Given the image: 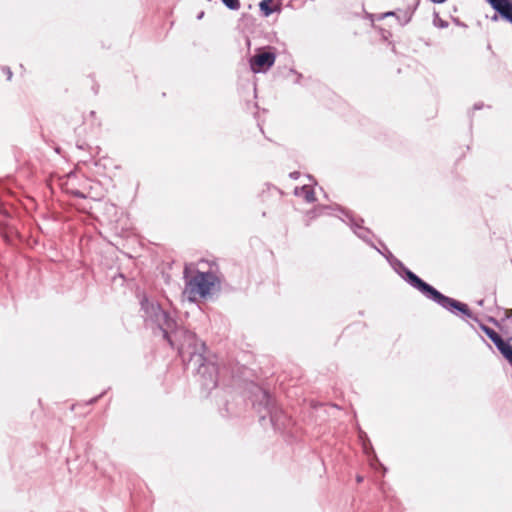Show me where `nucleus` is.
I'll return each instance as SVG.
<instances>
[{"label": "nucleus", "mask_w": 512, "mask_h": 512, "mask_svg": "<svg viewBox=\"0 0 512 512\" xmlns=\"http://www.w3.org/2000/svg\"><path fill=\"white\" fill-rule=\"evenodd\" d=\"M480 328L493 343L501 338V335L498 332L485 324L481 323Z\"/></svg>", "instance_id": "nucleus-11"}, {"label": "nucleus", "mask_w": 512, "mask_h": 512, "mask_svg": "<svg viewBox=\"0 0 512 512\" xmlns=\"http://www.w3.org/2000/svg\"><path fill=\"white\" fill-rule=\"evenodd\" d=\"M361 444H362L363 452L369 458L370 465L373 468H377V466H379L383 470V472H386V467H384L383 464L379 462V460L375 454V451L373 449L371 441L369 439H366V441L361 442Z\"/></svg>", "instance_id": "nucleus-8"}, {"label": "nucleus", "mask_w": 512, "mask_h": 512, "mask_svg": "<svg viewBox=\"0 0 512 512\" xmlns=\"http://www.w3.org/2000/svg\"><path fill=\"white\" fill-rule=\"evenodd\" d=\"M390 16H397V12L395 11H389L383 14V17H390Z\"/></svg>", "instance_id": "nucleus-18"}, {"label": "nucleus", "mask_w": 512, "mask_h": 512, "mask_svg": "<svg viewBox=\"0 0 512 512\" xmlns=\"http://www.w3.org/2000/svg\"><path fill=\"white\" fill-rule=\"evenodd\" d=\"M391 257V265L393 266L396 273L404 279L409 285L413 288L417 289L420 293H422L425 297L437 303L439 306L444 308L445 310L457 314L461 313L465 317L473 319L478 322V319L474 317L470 308L467 304L460 302L454 298L448 297L434 288L432 285L425 282L419 276H417L414 272L408 269L403 262L399 259L395 258L390 252H388Z\"/></svg>", "instance_id": "nucleus-2"}, {"label": "nucleus", "mask_w": 512, "mask_h": 512, "mask_svg": "<svg viewBox=\"0 0 512 512\" xmlns=\"http://www.w3.org/2000/svg\"><path fill=\"white\" fill-rule=\"evenodd\" d=\"M356 480H357L358 483H361L363 481V477L362 476H357Z\"/></svg>", "instance_id": "nucleus-25"}, {"label": "nucleus", "mask_w": 512, "mask_h": 512, "mask_svg": "<svg viewBox=\"0 0 512 512\" xmlns=\"http://www.w3.org/2000/svg\"><path fill=\"white\" fill-rule=\"evenodd\" d=\"M330 208H331L330 206H324V205L318 206L315 209L309 211L307 213V217H309V219L312 220V219L316 218L317 216L326 213V210H328Z\"/></svg>", "instance_id": "nucleus-12"}, {"label": "nucleus", "mask_w": 512, "mask_h": 512, "mask_svg": "<svg viewBox=\"0 0 512 512\" xmlns=\"http://www.w3.org/2000/svg\"><path fill=\"white\" fill-rule=\"evenodd\" d=\"M430 1L433 3H436V4H441V3H444L446 0H430Z\"/></svg>", "instance_id": "nucleus-23"}, {"label": "nucleus", "mask_w": 512, "mask_h": 512, "mask_svg": "<svg viewBox=\"0 0 512 512\" xmlns=\"http://www.w3.org/2000/svg\"><path fill=\"white\" fill-rule=\"evenodd\" d=\"M259 395L253 401V405L258 409L259 412L265 410V414L261 415V419H265L267 416L270 417V421L275 428H280L278 409L275 407L274 400L268 391L258 388Z\"/></svg>", "instance_id": "nucleus-4"}, {"label": "nucleus", "mask_w": 512, "mask_h": 512, "mask_svg": "<svg viewBox=\"0 0 512 512\" xmlns=\"http://www.w3.org/2000/svg\"><path fill=\"white\" fill-rule=\"evenodd\" d=\"M203 15H204V12H201V13L197 16V18H198V19H201V18L203 17Z\"/></svg>", "instance_id": "nucleus-26"}, {"label": "nucleus", "mask_w": 512, "mask_h": 512, "mask_svg": "<svg viewBox=\"0 0 512 512\" xmlns=\"http://www.w3.org/2000/svg\"><path fill=\"white\" fill-rule=\"evenodd\" d=\"M272 0H262L259 4L261 12L264 16H269L274 12V9L271 7Z\"/></svg>", "instance_id": "nucleus-13"}, {"label": "nucleus", "mask_w": 512, "mask_h": 512, "mask_svg": "<svg viewBox=\"0 0 512 512\" xmlns=\"http://www.w3.org/2000/svg\"><path fill=\"white\" fill-rule=\"evenodd\" d=\"M221 1L230 10H238L240 8L239 0H221Z\"/></svg>", "instance_id": "nucleus-14"}, {"label": "nucleus", "mask_w": 512, "mask_h": 512, "mask_svg": "<svg viewBox=\"0 0 512 512\" xmlns=\"http://www.w3.org/2000/svg\"><path fill=\"white\" fill-rule=\"evenodd\" d=\"M483 302H484V300H480V301L478 302V304L482 306V305H483Z\"/></svg>", "instance_id": "nucleus-28"}, {"label": "nucleus", "mask_w": 512, "mask_h": 512, "mask_svg": "<svg viewBox=\"0 0 512 512\" xmlns=\"http://www.w3.org/2000/svg\"><path fill=\"white\" fill-rule=\"evenodd\" d=\"M184 278L183 296L190 302H196L198 298L207 299L221 289L218 276L210 271H197L194 276L188 278L187 269H185Z\"/></svg>", "instance_id": "nucleus-3"}, {"label": "nucleus", "mask_w": 512, "mask_h": 512, "mask_svg": "<svg viewBox=\"0 0 512 512\" xmlns=\"http://www.w3.org/2000/svg\"><path fill=\"white\" fill-rule=\"evenodd\" d=\"M74 194H75V196H77L79 198H84L85 197L84 194L82 192H80V191H76Z\"/></svg>", "instance_id": "nucleus-22"}, {"label": "nucleus", "mask_w": 512, "mask_h": 512, "mask_svg": "<svg viewBox=\"0 0 512 512\" xmlns=\"http://www.w3.org/2000/svg\"><path fill=\"white\" fill-rule=\"evenodd\" d=\"M337 209L341 211L348 218V225L351 227L353 232L364 242L370 245L372 248L381 253L380 249H378L371 240L372 232L370 229L364 227L362 224L364 220L362 218H356L350 214L348 211H344L341 207L337 206Z\"/></svg>", "instance_id": "nucleus-6"}, {"label": "nucleus", "mask_w": 512, "mask_h": 512, "mask_svg": "<svg viewBox=\"0 0 512 512\" xmlns=\"http://www.w3.org/2000/svg\"><path fill=\"white\" fill-rule=\"evenodd\" d=\"M294 194L298 197H303L306 202L312 203L316 200L315 193L309 185H303L302 187H296Z\"/></svg>", "instance_id": "nucleus-9"}, {"label": "nucleus", "mask_w": 512, "mask_h": 512, "mask_svg": "<svg viewBox=\"0 0 512 512\" xmlns=\"http://www.w3.org/2000/svg\"><path fill=\"white\" fill-rule=\"evenodd\" d=\"M102 395H103V393H102V394H100L99 396H97V397H95V398L91 399V400H90V403H95V402L98 400V398H100Z\"/></svg>", "instance_id": "nucleus-24"}, {"label": "nucleus", "mask_w": 512, "mask_h": 512, "mask_svg": "<svg viewBox=\"0 0 512 512\" xmlns=\"http://www.w3.org/2000/svg\"><path fill=\"white\" fill-rule=\"evenodd\" d=\"M413 10L407 8L406 10L397 12V20L401 26L406 25L412 19Z\"/></svg>", "instance_id": "nucleus-10"}, {"label": "nucleus", "mask_w": 512, "mask_h": 512, "mask_svg": "<svg viewBox=\"0 0 512 512\" xmlns=\"http://www.w3.org/2000/svg\"><path fill=\"white\" fill-rule=\"evenodd\" d=\"M141 310L145 322L159 328L170 346L177 348L183 361L188 360V365L197 371L201 377L203 389L207 391L214 389L218 383L219 369L214 362L208 361L204 356L205 343L200 341L195 333L178 327L177 322L159 304L143 298Z\"/></svg>", "instance_id": "nucleus-1"}, {"label": "nucleus", "mask_w": 512, "mask_h": 512, "mask_svg": "<svg viewBox=\"0 0 512 512\" xmlns=\"http://www.w3.org/2000/svg\"><path fill=\"white\" fill-rule=\"evenodd\" d=\"M501 19L512 24V0H486Z\"/></svg>", "instance_id": "nucleus-7"}, {"label": "nucleus", "mask_w": 512, "mask_h": 512, "mask_svg": "<svg viewBox=\"0 0 512 512\" xmlns=\"http://www.w3.org/2000/svg\"><path fill=\"white\" fill-rule=\"evenodd\" d=\"M300 173L299 172H292L290 173V177L293 178V179H297L299 177Z\"/></svg>", "instance_id": "nucleus-21"}, {"label": "nucleus", "mask_w": 512, "mask_h": 512, "mask_svg": "<svg viewBox=\"0 0 512 512\" xmlns=\"http://www.w3.org/2000/svg\"><path fill=\"white\" fill-rule=\"evenodd\" d=\"M1 71L3 72L4 75H6L8 81H10L12 79L13 73H12L10 67L2 66Z\"/></svg>", "instance_id": "nucleus-15"}, {"label": "nucleus", "mask_w": 512, "mask_h": 512, "mask_svg": "<svg viewBox=\"0 0 512 512\" xmlns=\"http://www.w3.org/2000/svg\"><path fill=\"white\" fill-rule=\"evenodd\" d=\"M358 437H359V440H360L361 442L366 441V439H369V438H368V435L366 434V432H364V431H363V430H361V429H359Z\"/></svg>", "instance_id": "nucleus-16"}, {"label": "nucleus", "mask_w": 512, "mask_h": 512, "mask_svg": "<svg viewBox=\"0 0 512 512\" xmlns=\"http://www.w3.org/2000/svg\"><path fill=\"white\" fill-rule=\"evenodd\" d=\"M88 147V145L85 142L77 141L76 148L79 150H85Z\"/></svg>", "instance_id": "nucleus-17"}, {"label": "nucleus", "mask_w": 512, "mask_h": 512, "mask_svg": "<svg viewBox=\"0 0 512 512\" xmlns=\"http://www.w3.org/2000/svg\"><path fill=\"white\" fill-rule=\"evenodd\" d=\"M276 55L271 51L258 49L250 59L249 65L253 73H265L275 63Z\"/></svg>", "instance_id": "nucleus-5"}, {"label": "nucleus", "mask_w": 512, "mask_h": 512, "mask_svg": "<svg viewBox=\"0 0 512 512\" xmlns=\"http://www.w3.org/2000/svg\"><path fill=\"white\" fill-rule=\"evenodd\" d=\"M499 18H501V17H500V16H499V14L496 12V13L491 17V20H492L493 22H497V21L499 20Z\"/></svg>", "instance_id": "nucleus-19"}, {"label": "nucleus", "mask_w": 512, "mask_h": 512, "mask_svg": "<svg viewBox=\"0 0 512 512\" xmlns=\"http://www.w3.org/2000/svg\"><path fill=\"white\" fill-rule=\"evenodd\" d=\"M439 26H440L441 28H445V27H447V26H448V23H447L446 21H443V20H441V19H440V20H439Z\"/></svg>", "instance_id": "nucleus-20"}, {"label": "nucleus", "mask_w": 512, "mask_h": 512, "mask_svg": "<svg viewBox=\"0 0 512 512\" xmlns=\"http://www.w3.org/2000/svg\"><path fill=\"white\" fill-rule=\"evenodd\" d=\"M474 108H475V109H480V108H481V106H480V105L475 104Z\"/></svg>", "instance_id": "nucleus-27"}]
</instances>
